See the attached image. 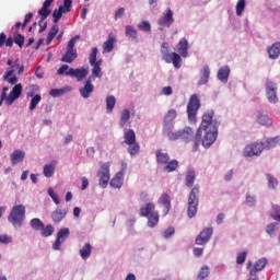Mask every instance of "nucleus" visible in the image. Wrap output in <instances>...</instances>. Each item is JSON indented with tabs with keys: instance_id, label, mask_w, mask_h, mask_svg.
<instances>
[{
	"instance_id": "nucleus-1",
	"label": "nucleus",
	"mask_w": 280,
	"mask_h": 280,
	"mask_svg": "<svg viewBox=\"0 0 280 280\" xmlns=\"http://www.w3.org/2000/svg\"><path fill=\"white\" fill-rule=\"evenodd\" d=\"M213 110H208L202 115L201 124L197 130V141H201L203 148H211L218 139V128L220 122L213 120Z\"/></svg>"
},
{
	"instance_id": "nucleus-2",
	"label": "nucleus",
	"mask_w": 280,
	"mask_h": 280,
	"mask_svg": "<svg viewBox=\"0 0 280 280\" xmlns=\"http://www.w3.org/2000/svg\"><path fill=\"white\" fill-rule=\"evenodd\" d=\"M141 218L148 219V226L154 229L159 224V211H156V205L154 202H148L140 208Z\"/></svg>"
},
{
	"instance_id": "nucleus-3",
	"label": "nucleus",
	"mask_w": 280,
	"mask_h": 280,
	"mask_svg": "<svg viewBox=\"0 0 280 280\" xmlns=\"http://www.w3.org/2000/svg\"><path fill=\"white\" fill-rule=\"evenodd\" d=\"M8 220L12 226L15 229H21V226H23V222H25V206L18 205L13 207L8 217Z\"/></svg>"
},
{
	"instance_id": "nucleus-4",
	"label": "nucleus",
	"mask_w": 280,
	"mask_h": 280,
	"mask_svg": "<svg viewBox=\"0 0 280 280\" xmlns=\"http://www.w3.org/2000/svg\"><path fill=\"white\" fill-rule=\"evenodd\" d=\"M199 194L200 185H195L188 196V218H196V214L198 213V203L200 202V199L198 198Z\"/></svg>"
},
{
	"instance_id": "nucleus-5",
	"label": "nucleus",
	"mask_w": 280,
	"mask_h": 280,
	"mask_svg": "<svg viewBox=\"0 0 280 280\" xmlns=\"http://www.w3.org/2000/svg\"><path fill=\"white\" fill-rule=\"evenodd\" d=\"M124 143L128 145V153L130 156H136V154H139V151L141 150V147L139 145L137 141V133H135V130L129 129L124 135Z\"/></svg>"
},
{
	"instance_id": "nucleus-6",
	"label": "nucleus",
	"mask_w": 280,
	"mask_h": 280,
	"mask_svg": "<svg viewBox=\"0 0 280 280\" xmlns=\"http://www.w3.org/2000/svg\"><path fill=\"white\" fill-rule=\"evenodd\" d=\"M89 62L91 67H93L92 75H90V78H93V80H95V78H102V60L97 61V47L92 48L89 56Z\"/></svg>"
},
{
	"instance_id": "nucleus-7",
	"label": "nucleus",
	"mask_w": 280,
	"mask_h": 280,
	"mask_svg": "<svg viewBox=\"0 0 280 280\" xmlns=\"http://www.w3.org/2000/svg\"><path fill=\"white\" fill-rule=\"evenodd\" d=\"M198 110H200V98H198V94H192L187 105L188 121H196Z\"/></svg>"
},
{
	"instance_id": "nucleus-8",
	"label": "nucleus",
	"mask_w": 280,
	"mask_h": 280,
	"mask_svg": "<svg viewBox=\"0 0 280 280\" xmlns=\"http://www.w3.org/2000/svg\"><path fill=\"white\" fill-rule=\"evenodd\" d=\"M97 176L100 187L106 189L108 187V183H110V165H108V163L102 164L97 172Z\"/></svg>"
},
{
	"instance_id": "nucleus-9",
	"label": "nucleus",
	"mask_w": 280,
	"mask_h": 280,
	"mask_svg": "<svg viewBox=\"0 0 280 280\" xmlns=\"http://www.w3.org/2000/svg\"><path fill=\"white\" fill-rule=\"evenodd\" d=\"M264 152V143L254 142L244 149V156H259Z\"/></svg>"
},
{
	"instance_id": "nucleus-10",
	"label": "nucleus",
	"mask_w": 280,
	"mask_h": 280,
	"mask_svg": "<svg viewBox=\"0 0 280 280\" xmlns=\"http://www.w3.org/2000/svg\"><path fill=\"white\" fill-rule=\"evenodd\" d=\"M163 55V60L166 61L167 65L173 63L175 69H180V62H183V59L180 58V55L177 52H166L165 50H161Z\"/></svg>"
},
{
	"instance_id": "nucleus-11",
	"label": "nucleus",
	"mask_w": 280,
	"mask_h": 280,
	"mask_svg": "<svg viewBox=\"0 0 280 280\" xmlns=\"http://www.w3.org/2000/svg\"><path fill=\"white\" fill-rule=\"evenodd\" d=\"M71 232L69 231V228H62L57 233V238L55 243L52 244L54 250H60L63 242L69 237Z\"/></svg>"
},
{
	"instance_id": "nucleus-12",
	"label": "nucleus",
	"mask_w": 280,
	"mask_h": 280,
	"mask_svg": "<svg viewBox=\"0 0 280 280\" xmlns=\"http://www.w3.org/2000/svg\"><path fill=\"white\" fill-rule=\"evenodd\" d=\"M212 235H213V228H206L196 237L195 244H197V246H205V244H207V242L211 240Z\"/></svg>"
},
{
	"instance_id": "nucleus-13",
	"label": "nucleus",
	"mask_w": 280,
	"mask_h": 280,
	"mask_svg": "<svg viewBox=\"0 0 280 280\" xmlns=\"http://www.w3.org/2000/svg\"><path fill=\"white\" fill-rule=\"evenodd\" d=\"M163 135L167 137L170 141H178L180 139V129L174 131V124L163 125Z\"/></svg>"
},
{
	"instance_id": "nucleus-14",
	"label": "nucleus",
	"mask_w": 280,
	"mask_h": 280,
	"mask_svg": "<svg viewBox=\"0 0 280 280\" xmlns=\"http://www.w3.org/2000/svg\"><path fill=\"white\" fill-rule=\"evenodd\" d=\"M66 75L70 78H75L78 82H82L86 75H89V69L86 68H70L69 71L66 72Z\"/></svg>"
},
{
	"instance_id": "nucleus-15",
	"label": "nucleus",
	"mask_w": 280,
	"mask_h": 280,
	"mask_svg": "<svg viewBox=\"0 0 280 280\" xmlns=\"http://www.w3.org/2000/svg\"><path fill=\"white\" fill-rule=\"evenodd\" d=\"M266 95L270 104H277L279 98L277 97V83L268 82L266 85Z\"/></svg>"
},
{
	"instance_id": "nucleus-16",
	"label": "nucleus",
	"mask_w": 280,
	"mask_h": 280,
	"mask_svg": "<svg viewBox=\"0 0 280 280\" xmlns=\"http://www.w3.org/2000/svg\"><path fill=\"white\" fill-rule=\"evenodd\" d=\"M173 23H174V11H172V9H167L164 15L159 19V25L161 26V30H163L165 27H172Z\"/></svg>"
},
{
	"instance_id": "nucleus-17",
	"label": "nucleus",
	"mask_w": 280,
	"mask_h": 280,
	"mask_svg": "<svg viewBox=\"0 0 280 280\" xmlns=\"http://www.w3.org/2000/svg\"><path fill=\"white\" fill-rule=\"evenodd\" d=\"M21 93H23V85L21 83L15 84L10 94L8 95L7 106H12V104H14V101L21 97Z\"/></svg>"
},
{
	"instance_id": "nucleus-18",
	"label": "nucleus",
	"mask_w": 280,
	"mask_h": 280,
	"mask_svg": "<svg viewBox=\"0 0 280 280\" xmlns=\"http://www.w3.org/2000/svg\"><path fill=\"white\" fill-rule=\"evenodd\" d=\"M51 3H54V0H45L43 7L38 10V15L40 16L38 25L51 14Z\"/></svg>"
},
{
	"instance_id": "nucleus-19",
	"label": "nucleus",
	"mask_w": 280,
	"mask_h": 280,
	"mask_svg": "<svg viewBox=\"0 0 280 280\" xmlns=\"http://www.w3.org/2000/svg\"><path fill=\"white\" fill-rule=\"evenodd\" d=\"M95 91V88L93 86V77H89L85 81L84 88L80 90V94L84 97V100H88V97H91V93Z\"/></svg>"
},
{
	"instance_id": "nucleus-20",
	"label": "nucleus",
	"mask_w": 280,
	"mask_h": 280,
	"mask_svg": "<svg viewBox=\"0 0 280 280\" xmlns=\"http://www.w3.org/2000/svg\"><path fill=\"white\" fill-rule=\"evenodd\" d=\"M268 260L266 258L258 259L254 267L249 270V277H257V272L266 268Z\"/></svg>"
},
{
	"instance_id": "nucleus-21",
	"label": "nucleus",
	"mask_w": 280,
	"mask_h": 280,
	"mask_svg": "<svg viewBox=\"0 0 280 280\" xmlns=\"http://www.w3.org/2000/svg\"><path fill=\"white\" fill-rule=\"evenodd\" d=\"M117 42V38H115V35L110 33L103 44V54H110L115 49V43Z\"/></svg>"
},
{
	"instance_id": "nucleus-22",
	"label": "nucleus",
	"mask_w": 280,
	"mask_h": 280,
	"mask_svg": "<svg viewBox=\"0 0 280 280\" xmlns=\"http://www.w3.org/2000/svg\"><path fill=\"white\" fill-rule=\"evenodd\" d=\"M18 70V74L21 75V73H23L25 71V66H21L19 65V59H16L14 61V63L12 65L11 69L8 70L4 74V80H8V78H12V75H14V71Z\"/></svg>"
},
{
	"instance_id": "nucleus-23",
	"label": "nucleus",
	"mask_w": 280,
	"mask_h": 280,
	"mask_svg": "<svg viewBox=\"0 0 280 280\" xmlns=\"http://www.w3.org/2000/svg\"><path fill=\"white\" fill-rule=\"evenodd\" d=\"M179 139L184 141V143H189V141L194 139V129L191 127L179 129Z\"/></svg>"
},
{
	"instance_id": "nucleus-24",
	"label": "nucleus",
	"mask_w": 280,
	"mask_h": 280,
	"mask_svg": "<svg viewBox=\"0 0 280 280\" xmlns=\"http://www.w3.org/2000/svg\"><path fill=\"white\" fill-rule=\"evenodd\" d=\"M114 189H121L124 187V172H118L109 183Z\"/></svg>"
},
{
	"instance_id": "nucleus-25",
	"label": "nucleus",
	"mask_w": 280,
	"mask_h": 280,
	"mask_svg": "<svg viewBox=\"0 0 280 280\" xmlns=\"http://www.w3.org/2000/svg\"><path fill=\"white\" fill-rule=\"evenodd\" d=\"M189 49V42L186 38H182L177 44V51L182 58H187Z\"/></svg>"
},
{
	"instance_id": "nucleus-26",
	"label": "nucleus",
	"mask_w": 280,
	"mask_h": 280,
	"mask_svg": "<svg viewBox=\"0 0 280 280\" xmlns=\"http://www.w3.org/2000/svg\"><path fill=\"white\" fill-rule=\"evenodd\" d=\"M155 159L159 165H167V162L170 161V154L163 152V150L160 149L155 152Z\"/></svg>"
},
{
	"instance_id": "nucleus-27",
	"label": "nucleus",
	"mask_w": 280,
	"mask_h": 280,
	"mask_svg": "<svg viewBox=\"0 0 280 280\" xmlns=\"http://www.w3.org/2000/svg\"><path fill=\"white\" fill-rule=\"evenodd\" d=\"M78 58V50H69L66 49L65 55L61 57L62 62H67L68 65H71L73 60Z\"/></svg>"
},
{
	"instance_id": "nucleus-28",
	"label": "nucleus",
	"mask_w": 280,
	"mask_h": 280,
	"mask_svg": "<svg viewBox=\"0 0 280 280\" xmlns=\"http://www.w3.org/2000/svg\"><path fill=\"white\" fill-rule=\"evenodd\" d=\"M229 75H231V68H229L228 66H224V67L219 69L218 78L224 84H226V82H229Z\"/></svg>"
},
{
	"instance_id": "nucleus-29",
	"label": "nucleus",
	"mask_w": 280,
	"mask_h": 280,
	"mask_svg": "<svg viewBox=\"0 0 280 280\" xmlns=\"http://www.w3.org/2000/svg\"><path fill=\"white\" fill-rule=\"evenodd\" d=\"M12 165H16L21 162H23V159H25V152L21 150H14L13 154L10 156Z\"/></svg>"
},
{
	"instance_id": "nucleus-30",
	"label": "nucleus",
	"mask_w": 280,
	"mask_h": 280,
	"mask_svg": "<svg viewBox=\"0 0 280 280\" xmlns=\"http://www.w3.org/2000/svg\"><path fill=\"white\" fill-rule=\"evenodd\" d=\"M160 205H163L165 213L170 212V209H172V199L170 198V195L162 194L159 200Z\"/></svg>"
},
{
	"instance_id": "nucleus-31",
	"label": "nucleus",
	"mask_w": 280,
	"mask_h": 280,
	"mask_svg": "<svg viewBox=\"0 0 280 280\" xmlns=\"http://www.w3.org/2000/svg\"><path fill=\"white\" fill-rule=\"evenodd\" d=\"M210 75H211V69H209V66H205L203 69L201 70L200 80L198 82L199 86L207 84V82H209Z\"/></svg>"
},
{
	"instance_id": "nucleus-32",
	"label": "nucleus",
	"mask_w": 280,
	"mask_h": 280,
	"mask_svg": "<svg viewBox=\"0 0 280 280\" xmlns=\"http://www.w3.org/2000/svg\"><path fill=\"white\" fill-rule=\"evenodd\" d=\"M56 161L50 162V164L44 165L43 174L46 178H51L54 176V173L56 172Z\"/></svg>"
},
{
	"instance_id": "nucleus-33",
	"label": "nucleus",
	"mask_w": 280,
	"mask_h": 280,
	"mask_svg": "<svg viewBox=\"0 0 280 280\" xmlns=\"http://www.w3.org/2000/svg\"><path fill=\"white\" fill-rule=\"evenodd\" d=\"M65 218H67V211H65V210H55L51 213V220H52V222H55V224L62 222V220H65Z\"/></svg>"
},
{
	"instance_id": "nucleus-34",
	"label": "nucleus",
	"mask_w": 280,
	"mask_h": 280,
	"mask_svg": "<svg viewBox=\"0 0 280 280\" xmlns=\"http://www.w3.org/2000/svg\"><path fill=\"white\" fill-rule=\"evenodd\" d=\"M194 183H196V171L190 168L186 173L185 185L186 187H194Z\"/></svg>"
},
{
	"instance_id": "nucleus-35",
	"label": "nucleus",
	"mask_w": 280,
	"mask_h": 280,
	"mask_svg": "<svg viewBox=\"0 0 280 280\" xmlns=\"http://www.w3.org/2000/svg\"><path fill=\"white\" fill-rule=\"evenodd\" d=\"M269 58L272 60H277L280 56V43H275L269 49H268Z\"/></svg>"
},
{
	"instance_id": "nucleus-36",
	"label": "nucleus",
	"mask_w": 280,
	"mask_h": 280,
	"mask_svg": "<svg viewBox=\"0 0 280 280\" xmlns=\"http://www.w3.org/2000/svg\"><path fill=\"white\" fill-rule=\"evenodd\" d=\"M125 30V34L128 38H131L132 40H137L139 38V33L132 25H126Z\"/></svg>"
},
{
	"instance_id": "nucleus-37",
	"label": "nucleus",
	"mask_w": 280,
	"mask_h": 280,
	"mask_svg": "<svg viewBox=\"0 0 280 280\" xmlns=\"http://www.w3.org/2000/svg\"><path fill=\"white\" fill-rule=\"evenodd\" d=\"M93 250V247L89 244V243H85L83 245V247L80 249V256L82 259L86 260L88 258L91 257V253Z\"/></svg>"
},
{
	"instance_id": "nucleus-38",
	"label": "nucleus",
	"mask_w": 280,
	"mask_h": 280,
	"mask_svg": "<svg viewBox=\"0 0 280 280\" xmlns=\"http://www.w3.org/2000/svg\"><path fill=\"white\" fill-rule=\"evenodd\" d=\"M280 142V138L279 136L275 137V138H269L265 141V143H262L264 148H267V150H270L272 148H277V145H279Z\"/></svg>"
},
{
	"instance_id": "nucleus-39",
	"label": "nucleus",
	"mask_w": 280,
	"mask_h": 280,
	"mask_svg": "<svg viewBox=\"0 0 280 280\" xmlns=\"http://www.w3.org/2000/svg\"><path fill=\"white\" fill-rule=\"evenodd\" d=\"M60 31V28L58 27L57 24H54L47 35L46 38V45H50L51 40H54V38H56V35L58 34V32Z\"/></svg>"
},
{
	"instance_id": "nucleus-40",
	"label": "nucleus",
	"mask_w": 280,
	"mask_h": 280,
	"mask_svg": "<svg viewBox=\"0 0 280 280\" xmlns=\"http://www.w3.org/2000/svg\"><path fill=\"white\" fill-rule=\"evenodd\" d=\"M178 170V161L177 160H168L166 164H164V172H176Z\"/></svg>"
},
{
	"instance_id": "nucleus-41",
	"label": "nucleus",
	"mask_w": 280,
	"mask_h": 280,
	"mask_svg": "<svg viewBox=\"0 0 280 280\" xmlns=\"http://www.w3.org/2000/svg\"><path fill=\"white\" fill-rule=\"evenodd\" d=\"M177 113L176 109H170L164 117L163 126H167V124H173L174 119H176Z\"/></svg>"
},
{
	"instance_id": "nucleus-42",
	"label": "nucleus",
	"mask_w": 280,
	"mask_h": 280,
	"mask_svg": "<svg viewBox=\"0 0 280 280\" xmlns=\"http://www.w3.org/2000/svg\"><path fill=\"white\" fill-rule=\"evenodd\" d=\"M115 104H117V98L114 95H109L106 97V108L107 113H113L115 108Z\"/></svg>"
},
{
	"instance_id": "nucleus-43",
	"label": "nucleus",
	"mask_w": 280,
	"mask_h": 280,
	"mask_svg": "<svg viewBox=\"0 0 280 280\" xmlns=\"http://www.w3.org/2000/svg\"><path fill=\"white\" fill-rule=\"evenodd\" d=\"M128 121H130V110L124 109L120 115V122H119L120 128H124V126H126Z\"/></svg>"
},
{
	"instance_id": "nucleus-44",
	"label": "nucleus",
	"mask_w": 280,
	"mask_h": 280,
	"mask_svg": "<svg viewBox=\"0 0 280 280\" xmlns=\"http://www.w3.org/2000/svg\"><path fill=\"white\" fill-rule=\"evenodd\" d=\"M30 224L34 231H42V229L45 226V223H43V221H40L38 218L32 219Z\"/></svg>"
},
{
	"instance_id": "nucleus-45",
	"label": "nucleus",
	"mask_w": 280,
	"mask_h": 280,
	"mask_svg": "<svg viewBox=\"0 0 280 280\" xmlns=\"http://www.w3.org/2000/svg\"><path fill=\"white\" fill-rule=\"evenodd\" d=\"M258 124L261 126H272V119H270L266 114H260L258 116Z\"/></svg>"
},
{
	"instance_id": "nucleus-46",
	"label": "nucleus",
	"mask_w": 280,
	"mask_h": 280,
	"mask_svg": "<svg viewBox=\"0 0 280 280\" xmlns=\"http://www.w3.org/2000/svg\"><path fill=\"white\" fill-rule=\"evenodd\" d=\"M62 14H65L62 5H60L58 9H55L52 12L54 23H58V21H60V19H62Z\"/></svg>"
},
{
	"instance_id": "nucleus-47",
	"label": "nucleus",
	"mask_w": 280,
	"mask_h": 280,
	"mask_svg": "<svg viewBox=\"0 0 280 280\" xmlns=\"http://www.w3.org/2000/svg\"><path fill=\"white\" fill-rule=\"evenodd\" d=\"M244 10H246V0H238L236 3V15L242 16Z\"/></svg>"
},
{
	"instance_id": "nucleus-48",
	"label": "nucleus",
	"mask_w": 280,
	"mask_h": 280,
	"mask_svg": "<svg viewBox=\"0 0 280 280\" xmlns=\"http://www.w3.org/2000/svg\"><path fill=\"white\" fill-rule=\"evenodd\" d=\"M13 43H15L20 49H23V45L25 44V36H23L21 33H16L14 35Z\"/></svg>"
},
{
	"instance_id": "nucleus-49",
	"label": "nucleus",
	"mask_w": 280,
	"mask_h": 280,
	"mask_svg": "<svg viewBox=\"0 0 280 280\" xmlns=\"http://www.w3.org/2000/svg\"><path fill=\"white\" fill-rule=\"evenodd\" d=\"M40 231H42V235H43L44 237H51V235H54L55 229L52 228L51 224H48V225H46V226L44 225Z\"/></svg>"
},
{
	"instance_id": "nucleus-50",
	"label": "nucleus",
	"mask_w": 280,
	"mask_h": 280,
	"mask_svg": "<svg viewBox=\"0 0 280 280\" xmlns=\"http://www.w3.org/2000/svg\"><path fill=\"white\" fill-rule=\"evenodd\" d=\"M78 40H80V35H75L74 37H72L69 42L68 45L66 47V49L70 50V51H78L75 49V43H78Z\"/></svg>"
},
{
	"instance_id": "nucleus-51",
	"label": "nucleus",
	"mask_w": 280,
	"mask_h": 280,
	"mask_svg": "<svg viewBox=\"0 0 280 280\" xmlns=\"http://www.w3.org/2000/svg\"><path fill=\"white\" fill-rule=\"evenodd\" d=\"M268 187L269 189H277V185H279V180L276 179L275 176L267 174Z\"/></svg>"
},
{
	"instance_id": "nucleus-52",
	"label": "nucleus",
	"mask_w": 280,
	"mask_h": 280,
	"mask_svg": "<svg viewBox=\"0 0 280 280\" xmlns=\"http://www.w3.org/2000/svg\"><path fill=\"white\" fill-rule=\"evenodd\" d=\"M209 277V267L203 266L200 268L199 273L197 275V280H205Z\"/></svg>"
},
{
	"instance_id": "nucleus-53",
	"label": "nucleus",
	"mask_w": 280,
	"mask_h": 280,
	"mask_svg": "<svg viewBox=\"0 0 280 280\" xmlns=\"http://www.w3.org/2000/svg\"><path fill=\"white\" fill-rule=\"evenodd\" d=\"M270 217L272 218V220H276V222H280V206L272 207Z\"/></svg>"
},
{
	"instance_id": "nucleus-54",
	"label": "nucleus",
	"mask_w": 280,
	"mask_h": 280,
	"mask_svg": "<svg viewBox=\"0 0 280 280\" xmlns=\"http://www.w3.org/2000/svg\"><path fill=\"white\" fill-rule=\"evenodd\" d=\"M138 30H141L142 32H152V25H150V22L148 21H142L138 24Z\"/></svg>"
},
{
	"instance_id": "nucleus-55",
	"label": "nucleus",
	"mask_w": 280,
	"mask_h": 280,
	"mask_svg": "<svg viewBox=\"0 0 280 280\" xmlns=\"http://www.w3.org/2000/svg\"><path fill=\"white\" fill-rule=\"evenodd\" d=\"M40 95L36 94L32 100H31V105H30V110H34L38 104H40Z\"/></svg>"
},
{
	"instance_id": "nucleus-56",
	"label": "nucleus",
	"mask_w": 280,
	"mask_h": 280,
	"mask_svg": "<svg viewBox=\"0 0 280 280\" xmlns=\"http://www.w3.org/2000/svg\"><path fill=\"white\" fill-rule=\"evenodd\" d=\"M246 257H248V253L247 252L238 253L237 257H236V264L238 266H242V264H244V261H246Z\"/></svg>"
},
{
	"instance_id": "nucleus-57",
	"label": "nucleus",
	"mask_w": 280,
	"mask_h": 280,
	"mask_svg": "<svg viewBox=\"0 0 280 280\" xmlns=\"http://www.w3.org/2000/svg\"><path fill=\"white\" fill-rule=\"evenodd\" d=\"M71 5H73V0H63L62 10L65 14L71 12Z\"/></svg>"
},
{
	"instance_id": "nucleus-58",
	"label": "nucleus",
	"mask_w": 280,
	"mask_h": 280,
	"mask_svg": "<svg viewBox=\"0 0 280 280\" xmlns=\"http://www.w3.org/2000/svg\"><path fill=\"white\" fill-rule=\"evenodd\" d=\"M48 196H50V198L52 199V201L55 202V205H60V198L58 197V195L54 191L52 188L48 189Z\"/></svg>"
},
{
	"instance_id": "nucleus-59",
	"label": "nucleus",
	"mask_w": 280,
	"mask_h": 280,
	"mask_svg": "<svg viewBox=\"0 0 280 280\" xmlns=\"http://www.w3.org/2000/svg\"><path fill=\"white\" fill-rule=\"evenodd\" d=\"M49 95H51V97H60V95H65V90L52 89L50 90Z\"/></svg>"
},
{
	"instance_id": "nucleus-60",
	"label": "nucleus",
	"mask_w": 280,
	"mask_h": 280,
	"mask_svg": "<svg viewBox=\"0 0 280 280\" xmlns=\"http://www.w3.org/2000/svg\"><path fill=\"white\" fill-rule=\"evenodd\" d=\"M0 244H12V236L7 234L0 235Z\"/></svg>"
},
{
	"instance_id": "nucleus-61",
	"label": "nucleus",
	"mask_w": 280,
	"mask_h": 280,
	"mask_svg": "<svg viewBox=\"0 0 280 280\" xmlns=\"http://www.w3.org/2000/svg\"><path fill=\"white\" fill-rule=\"evenodd\" d=\"M34 14L32 12H28L25 18H24V22L22 23V30H25V27H27V23H30V21H32Z\"/></svg>"
},
{
	"instance_id": "nucleus-62",
	"label": "nucleus",
	"mask_w": 280,
	"mask_h": 280,
	"mask_svg": "<svg viewBox=\"0 0 280 280\" xmlns=\"http://www.w3.org/2000/svg\"><path fill=\"white\" fill-rule=\"evenodd\" d=\"M126 9L124 7L119 8L114 15L115 21H117L118 19H121L122 15L125 14Z\"/></svg>"
},
{
	"instance_id": "nucleus-63",
	"label": "nucleus",
	"mask_w": 280,
	"mask_h": 280,
	"mask_svg": "<svg viewBox=\"0 0 280 280\" xmlns=\"http://www.w3.org/2000/svg\"><path fill=\"white\" fill-rule=\"evenodd\" d=\"M275 229H277V223H270L266 228V233H268V235H272V233H275Z\"/></svg>"
},
{
	"instance_id": "nucleus-64",
	"label": "nucleus",
	"mask_w": 280,
	"mask_h": 280,
	"mask_svg": "<svg viewBox=\"0 0 280 280\" xmlns=\"http://www.w3.org/2000/svg\"><path fill=\"white\" fill-rule=\"evenodd\" d=\"M174 233H176V230L174 228H168L164 233H163V237H165L166 240L171 236L174 235Z\"/></svg>"
}]
</instances>
